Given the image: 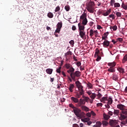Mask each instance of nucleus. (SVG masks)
<instances>
[{"instance_id": "1", "label": "nucleus", "mask_w": 127, "mask_h": 127, "mask_svg": "<svg viewBox=\"0 0 127 127\" xmlns=\"http://www.w3.org/2000/svg\"><path fill=\"white\" fill-rule=\"evenodd\" d=\"M67 72L70 74V77L74 81H76V78H79L82 75L81 72L78 70L75 71V68L72 67V66L70 67L69 69L67 70Z\"/></svg>"}, {"instance_id": "2", "label": "nucleus", "mask_w": 127, "mask_h": 127, "mask_svg": "<svg viewBox=\"0 0 127 127\" xmlns=\"http://www.w3.org/2000/svg\"><path fill=\"white\" fill-rule=\"evenodd\" d=\"M75 85L77 88L78 89L79 92L80 93V95H84L85 93V90L83 89V86H82V84L80 81H77L75 82Z\"/></svg>"}, {"instance_id": "3", "label": "nucleus", "mask_w": 127, "mask_h": 127, "mask_svg": "<svg viewBox=\"0 0 127 127\" xmlns=\"http://www.w3.org/2000/svg\"><path fill=\"white\" fill-rule=\"evenodd\" d=\"M73 113L75 114V116L77 117V118H82L83 116H85V113L81 112V110L78 109L77 108H75L73 110Z\"/></svg>"}, {"instance_id": "4", "label": "nucleus", "mask_w": 127, "mask_h": 127, "mask_svg": "<svg viewBox=\"0 0 127 127\" xmlns=\"http://www.w3.org/2000/svg\"><path fill=\"white\" fill-rule=\"evenodd\" d=\"M80 20L82 21L81 24L86 25L88 23V20L87 19V14L85 13L82 14L80 17Z\"/></svg>"}, {"instance_id": "5", "label": "nucleus", "mask_w": 127, "mask_h": 127, "mask_svg": "<svg viewBox=\"0 0 127 127\" xmlns=\"http://www.w3.org/2000/svg\"><path fill=\"white\" fill-rule=\"evenodd\" d=\"M63 25V23H62V21L58 22L56 26L57 29L55 30V32H60Z\"/></svg>"}, {"instance_id": "6", "label": "nucleus", "mask_w": 127, "mask_h": 127, "mask_svg": "<svg viewBox=\"0 0 127 127\" xmlns=\"http://www.w3.org/2000/svg\"><path fill=\"white\" fill-rule=\"evenodd\" d=\"M86 100L84 99H83L82 98H80L79 100H78V106L79 107H83L84 105H86Z\"/></svg>"}, {"instance_id": "7", "label": "nucleus", "mask_w": 127, "mask_h": 127, "mask_svg": "<svg viewBox=\"0 0 127 127\" xmlns=\"http://www.w3.org/2000/svg\"><path fill=\"white\" fill-rule=\"evenodd\" d=\"M86 9L90 13H94V10L95 9V8H94V7H93L92 6H89V5H87L86 6Z\"/></svg>"}, {"instance_id": "8", "label": "nucleus", "mask_w": 127, "mask_h": 127, "mask_svg": "<svg viewBox=\"0 0 127 127\" xmlns=\"http://www.w3.org/2000/svg\"><path fill=\"white\" fill-rule=\"evenodd\" d=\"M102 44H103V47L107 48V47H109L110 46V42L107 40H105Z\"/></svg>"}, {"instance_id": "9", "label": "nucleus", "mask_w": 127, "mask_h": 127, "mask_svg": "<svg viewBox=\"0 0 127 127\" xmlns=\"http://www.w3.org/2000/svg\"><path fill=\"white\" fill-rule=\"evenodd\" d=\"M78 28L79 30H80V32H83V31H82V30H84V29H85V25H83V24H81V23H79L78 24Z\"/></svg>"}, {"instance_id": "10", "label": "nucleus", "mask_w": 127, "mask_h": 127, "mask_svg": "<svg viewBox=\"0 0 127 127\" xmlns=\"http://www.w3.org/2000/svg\"><path fill=\"white\" fill-rule=\"evenodd\" d=\"M127 118V115H125V114H123L121 112L120 113V117H119V120L120 121H124V120H126Z\"/></svg>"}, {"instance_id": "11", "label": "nucleus", "mask_w": 127, "mask_h": 127, "mask_svg": "<svg viewBox=\"0 0 127 127\" xmlns=\"http://www.w3.org/2000/svg\"><path fill=\"white\" fill-rule=\"evenodd\" d=\"M112 12V9L109 8L106 12H103L102 13V15H103L104 16H108L109 14L111 13Z\"/></svg>"}, {"instance_id": "12", "label": "nucleus", "mask_w": 127, "mask_h": 127, "mask_svg": "<svg viewBox=\"0 0 127 127\" xmlns=\"http://www.w3.org/2000/svg\"><path fill=\"white\" fill-rule=\"evenodd\" d=\"M109 124L111 127H115V126H116V125H117V124H118V123L117 122V121H116V120H111L110 121Z\"/></svg>"}, {"instance_id": "13", "label": "nucleus", "mask_w": 127, "mask_h": 127, "mask_svg": "<svg viewBox=\"0 0 127 127\" xmlns=\"http://www.w3.org/2000/svg\"><path fill=\"white\" fill-rule=\"evenodd\" d=\"M108 35H109V32H105L102 35V40H107L108 39Z\"/></svg>"}, {"instance_id": "14", "label": "nucleus", "mask_w": 127, "mask_h": 127, "mask_svg": "<svg viewBox=\"0 0 127 127\" xmlns=\"http://www.w3.org/2000/svg\"><path fill=\"white\" fill-rule=\"evenodd\" d=\"M71 101L72 102H73V103H79V99H78L76 97H72L70 98Z\"/></svg>"}, {"instance_id": "15", "label": "nucleus", "mask_w": 127, "mask_h": 127, "mask_svg": "<svg viewBox=\"0 0 127 127\" xmlns=\"http://www.w3.org/2000/svg\"><path fill=\"white\" fill-rule=\"evenodd\" d=\"M81 110H82V111H85V112H89L90 109H89V108H88L87 106H81Z\"/></svg>"}, {"instance_id": "16", "label": "nucleus", "mask_w": 127, "mask_h": 127, "mask_svg": "<svg viewBox=\"0 0 127 127\" xmlns=\"http://www.w3.org/2000/svg\"><path fill=\"white\" fill-rule=\"evenodd\" d=\"M116 64H117L115 62H113L112 63H109L108 64V66H110V67L113 68H115V66H116Z\"/></svg>"}, {"instance_id": "17", "label": "nucleus", "mask_w": 127, "mask_h": 127, "mask_svg": "<svg viewBox=\"0 0 127 127\" xmlns=\"http://www.w3.org/2000/svg\"><path fill=\"white\" fill-rule=\"evenodd\" d=\"M108 72H110V73H114V72H116V69L115 67H110L107 70Z\"/></svg>"}, {"instance_id": "18", "label": "nucleus", "mask_w": 127, "mask_h": 127, "mask_svg": "<svg viewBox=\"0 0 127 127\" xmlns=\"http://www.w3.org/2000/svg\"><path fill=\"white\" fill-rule=\"evenodd\" d=\"M112 79L113 80H114V81H118L119 79V76H118V74H113L112 76Z\"/></svg>"}, {"instance_id": "19", "label": "nucleus", "mask_w": 127, "mask_h": 127, "mask_svg": "<svg viewBox=\"0 0 127 127\" xmlns=\"http://www.w3.org/2000/svg\"><path fill=\"white\" fill-rule=\"evenodd\" d=\"M79 35L82 39H86V34H85V32H79Z\"/></svg>"}, {"instance_id": "20", "label": "nucleus", "mask_w": 127, "mask_h": 127, "mask_svg": "<svg viewBox=\"0 0 127 127\" xmlns=\"http://www.w3.org/2000/svg\"><path fill=\"white\" fill-rule=\"evenodd\" d=\"M46 72L47 74H49V75H51V74H52V72H53V69L48 68L46 70Z\"/></svg>"}, {"instance_id": "21", "label": "nucleus", "mask_w": 127, "mask_h": 127, "mask_svg": "<svg viewBox=\"0 0 127 127\" xmlns=\"http://www.w3.org/2000/svg\"><path fill=\"white\" fill-rule=\"evenodd\" d=\"M73 89H74V84H70L68 87V89L70 91V93H73Z\"/></svg>"}, {"instance_id": "22", "label": "nucleus", "mask_w": 127, "mask_h": 127, "mask_svg": "<svg viewBox=\"0 0 127 127\" xmlns=\"http://www.w3.org/2000/svg\"><path fill=\"white\" fill-rule=\"evenodd\" d=\"M106 101H108V96L103 97L100 100V102L104 103H105Z\"/></svg>"}, {"instance_id": "23", "label": "nucleus", "mask_w": 127, "mask_h": 127, "mask_svg": "<svg viewBox=\"0 0 127 127\" xmlns=\"http://www.w3.org/2000/svg\"><path fill=\"white\" fill-rule=\"evenodd\" d=\"M81 96H82V99L86 101V103H88V102H89V100H90V98L88 97L85 96V95H84V94L82 95Z\"/></svg>"}, {"instance_id": "24", "label": "nucleus", "mask_w": 127, "mask_h": 127, "mask_svg": "<svg viewBox=\"0 0 127 127\" xmlns=\"http://www.w3.org/2000/svg\"><path fill=\"white\" fill-rule=\"evenodd\" d=\"M121 7L125 10H127V4H125V3L123 2L121 5Z\"/></svg>"}, {"instance_id": "25", "label": "nucleus", "mask_w": 127, "mask_h": 127, "mask_svg": "<svg viewBox=\"0 0 127 127\" xmlns=\"http://www.w3.org/2000/svg\"><path fill=\"white\" fill-rule=\"evenodd\" d=\"M99 54H100V50H99L98 48H96L95 52V57H96V56H99Z\"/></svg>"}, {"instance_id": "26", "label": "nucleus", "mask_w": 127, "mask_h": 127, "mask_svg": "<svg viewBox=\"0 0 127 127\" xmlns=\"http://www.w3.org/2000/svg\"><path fill=\"white\" fill-rule=\"evenodd\" d=\"M124 107H125V106L123 105V104H119L117 105V108L118 109H119L120 110H121L122 111L124 110Z\"/></svg>"}, {"instance_id": "27", "label": "nucleus", "mask_w": 127, "mask_h": 127, "mask_svg": "<svg viewBox=\"0 0 127 127\" xmlns=\"http://www.w3.org/2000/svg\"><path fill=\"white\" fill-rule=\"evenodd\" d=\"M127 61V55H125L122 60V63L123 64H125V63H126Z\"/></svg>"}, {"instance_id": "28", "label": "nucleus", "mask_w": 127, "mask_h": 127, "mask_svg": "<svg viewBox=\"0 0 127 127\" xmlns=\"http://www.w3.org/2000/svg\"><path fill=\"white\" fill-rule=\"evenodd\" d=\"M87 87L88 88V89H93V85L88 82L87 83H86Z\"/></svg>"}, {"instance_id": "29", "label": "nucleus", "mask_w": 127, "mask_h": 127, "mask_svg": "<svg viewBox=\"0 0 127 127\" xmlns=\"http://www.w3.org/2000/svg\"><path fill=\"white\" fill-rule=\"evenodd\" d=\"M115 14H116L117 17L121 18L122 17V13L120 12H118L117 11H115Z\"/></svg>"}, {"instance_id": "30", "label": "nucleus", "mask_w": 127, "mask_h": 127, "mask_svg": "<svg viewBox=\"0 0 127 127\" xmlns=\"http://www.w3.org/2000/svg\"><path fill=\"white\" fill-rule=\"evenodd\" d=\"M113 114L114 115H115V116H119V114H120V110L114 109V112H113Z\"/></svg>"}, {"instance_id": "31", "label": "nucleus", "mask_w": 127, "mask_h": 127, "mask_svg": "<svg viewBox=\"0 0 127 127\" xmlns=\"http://www.w3.org/2000/svg\"><path fill=\"white\" fill-rule=\"evenodd\" d=\"M47 16L49 18H53V16H54L53 13H52V12H49L47 14Z\"/></svg>"}, {"instance_id": "32", "label": "nucleus", "mask_w": 127, "mask_h": 127, "mask_svg": "<svg viewBox=\"0 0 127 127\" xmlns=\"http://www.w3.org/2000/svg\"><path fill=\"white\" fill-rule=\"evenodd\" d=\"M71 55H72V52L68 51L65 54L64 56H65L66 58H67V57H68V56H71Z\"/></svg>"}, {"instance_id": "33", "label": "nucleus", "mask_w": 127, "mask_h": 127, "mask_svg": "<svg viewBox=\"0 0 127 127\" xmlns=\"http://www.w3.org/2000/svg\"><path fill=\"white\" fill-rule=\"evenodd\" d=\"M82 122H83V123H87L90 121V118H85L83 119H81Z\"/></svg>"}, {"instance_id": "34", "label": "nucleus", "mask_w": 127, "mask_h": 127, "mask_svg": "<svg viewBox=\"0 0 127 127\" xmlns=\"http://www.w3.org/2000/svg\"><path fill=\"white\" fill-rule=\"evenodd\" d=\"M108 102L107 104H108V105H112V104H113V99H112L111 97H109Z\"/></svg>"}, {"instance_id": "35", "label": "nucleus", "mask_w": 127, "mask_h": 127, "mask_svg": "<svg viewBox=\"0 0 127 127\" xmlns=\"http://www.w3.org/2000/svg\"><path fill=\"white\" fill-rule=\"evenodd\" d=\"M96 96V93H92L90 95V98L92 99V100H94Z\"/></svg>"}, {"instance_id": "36", "label": "nucleus", "mask_w": 127, "mask_h": 127, "mask_svg": "<svg viewBox=\"0 0 127 127\" xmlns=\"http://www.w3.org/2000/svg\"><path fill=\"white\" fill-rule=\"evenodd\" d=\"M111 29L112 31H116V30H117V29H118V27H117L116 25H115L113 27H111Z\"/></svg>"}, {"instance_id": "37", "label": "nucleus", "mask_w": 127, "mask_h": 127, "mask_svg": "<svg viewBox=\"0 0 127 127\" xmlns=\"http://www.w3.org/2000/svg\"><path fill=\"white\" fill-rule=\"evenodd\" d=\"M64 9L66 11H69L70 10V6L69 5H66L64 6Z\"/></svg>"}, {"instance_id": "38", "label": "nucleus", "mask_w": 127, "mask_h": 127, "mask_svg": "<svg viewBox=\"0 0 127 127\" xmlns=\"http://www.w3.org/2000/svg\"><path fill=\"white\" fill-rule=\"evenodd\" d=\"M118 71L120 72V73H125V69L122 68V67H119L118 68Z\"/></svg>"}, {"instance_id": "39", "label": "nucleus", "mask_w": 127, "mask_h": 127, "mask_svg": "<svg viewBox=\"0 0 127 127\" xmlns=\"http://www.w3.org/2000/svg\"><path fill=\"white\" fill-rule=\"evenodd\" d=\"M87 5H89L90 6H92L94 7L95 6V2H94V1H90Z\"/></svg>"}, {"instance_id": "40", "label": "nucleus", "mask_w": 127, "mask_h": 127, "mask_svg": "<svg viewBox=\"0 0 127 127\" xmlns=\"http://www.w3.org/2000/svg\"><path fill=\"white\" fill-rule=\"evenodd\" d=\"M109 17L110 18H112L113 20L115 19L116 18V15L114 14H111L109 15Z\"/></svg>"}, {"instance_id": "41", "label": "nucleus", "mask_w": 127, "mask_h": 127, "mask_svg": "<svg viewBox=\"0 0 127 127\" xmlns=\"http://www.w3.org/2000/svg\"><path fill=\"white\" fill-rule=\"evenodd\" d=\"M65 67L66 68V69H69L71 67H72V65H71V64H65Z\"/></svg>"}, {"instance_id": "42", "label": "nucleus", "mask_w": 127, "mask_h": 127, "mask_svg": "<svg viewBox=\"0 0 127 127\" xmlns=\"http://www.w3.org/2000/svg\"><path fill=\"white\" fill-rule=\"evenodd\" d=\"M82 94H81V93L79 92L78 93V92H76V97L77 99H80V98H81V96H82Z\"/></svg>"}, {"instance_id": "43", "label": "nucleus", "mask_w": 127, "mask_h": 127, "mask_svg": "<svg viewBox=\"0 0 127 127\" xmlns=\"http://www.w3.org/2000/svg\"><path fill=\"white\" fill-rule=\"evenodd\" d=\"M121 6V4L119 2H116L114 3V7H120Z\"/></svg>"}, {"instance_id": "44", "label": "nucleus", "mask_w": 127, "mask_h": 127, "mask_svg": "<svg viewBox=\"0 0 127 127\" xmlns=\"http://www.w3.org/2000/svg\"><path fill=\"white\" fill-rule=\"evenodd\" d=\"M121 113H122L123 115H125L127 116V109H124L122 112Z\"/></svg>"}, {"instance_id": "45", "label": "nucleus", "mask_w": 127, "mask_h": 127, "mask_svg": "<svg viewBox=\"0 0 127 127\" xmlns=\"http://www.w3.org/2000/svg\"><path fill=\"white\" fill-rule=\"evenodd\" d=\"M61 68H62V67L59 66V68L57 69V73H59V74H60V73H61Z\"/></svg>"}, {"instance_id": "46", "label": "nucleus", "mask_w": 127, "mask_h": 127, "mask_svg": "<svg viewBox=\"0 0 127 127\" xmlns=\"http://www.w3.org/2000/svg\"><path fill=\"white\" fill-rule=\"evenodd\" d=\"M103 117L105 120H109L110 116L108 115L103 114Z\"/></svg>"}, {"instance_id": "47", "label": "nucleus", "mask_w": 127, "mask_h": 127, "mask_svg": "<svg viewBox=\"0 0 127 127\" xmlns=\"http://www.w3.org/2000/svg\"><path fill=\"white\" fill-rule=\"evenodd\" d=\"M115 2H116V0H111L110 1V5L111 6H114V4L115 5Z\"/></svg>"}, {"instance_id": "48", "label": "nucleus", "mask_w": 127, "mask_h": 127, "mask_svg": "<svg viewBox=\"0 0 127 127\" xmlns=\"http://www.w3.org/2000/svg\"><path fill=\"white\" fill-rule=\"evenodd\" d=\"M68 106L69 108H71V109H73V110H74V109H76V107L72 103L69 104Z\"/></svg>"}, {"instance_id": "49", "label": "nucleus", "mask_w": 127, "mask_h": 127, "mask_svg": "<svg viewBox=\"0 0 127 127\" xmlns=\"http://www.w3.org/2000/svg\"><path fill=\"white\" fill-rule=\"evenodd\" d=\"M69 43L70 44L71 47H73L75 43L74 42L73 40H71L70 41H69Z\"/></svg>"}, {"instance_id": "50", "label": "nucleus", "mask_w": 127, "mask_h": 127, "mask_svg": "<svg viewBox=\"0 0 127 127\" xmlns=\"http://www.w3.org/2000/svg\"><path fill=\"white\" fill-rule=\"evenodd\" d=\"M60 10V6H58L57 7H56V9L55 10V12H57Z\"/></svg>"}, {"instance_id": "51", "label": "nucleus", "mask_w": 127, "mask_h": 127, "mask_svg": "<svg viewBox=\"0 0 127 127\" xmlns=\"http://www.w3.org/2000/svg\"><path fill=\"white\" fill-rule=\"evenodd\" d=\"M54 35H55L56 37H59V36H60V34L59 32H55Z\"/></svg>"}, {"instance_id": "52", "label": "nucleus", "mask_w": 127, "mask_h": 127, "mask_svg": "<svg viewBox=\"0 0 127 127\" xmlns=\"http://www.w3.org/2000/svg\"><path fill=\"white\" fill-rule=\"evenodd\" d=\"M117 42H123V38H118L117 39Z\"/></svg>"}, {"instance_id": "53", "label": "nucleus", "mask_w": 127, "mask_h": 127, "mask_svg": "<svg viewBox=\"0 0 127 127\" xmlns=\"http://www.w3.org/2000/svg\"><path fill=\"white\" fill-rule=\"evenodd\" d=\"M103 126H108L109 123L107 121H103L102 122Z\"/></svg>"}, {"instance_id": "54", "label": "nucleus", "mask_w": 127, "mask_h": 127, "mask_svg": "<svg viewBox=\"0 0 127 127\" xmlns=\"http://www.w3.org/2000/svg\"><path fill=\"white\" fill-rule=\"evenodd\" d=\"M96 57H97L96 59V61H100V60H101V58L100 56H96Z\"/></svg>"}, {"instance_id": "55", "label": "nucleus", "mask_w": 127, "mask_h": 127, "mask_svg": "<svg viewBox=\"0 0 127 127\" xmlns=\"http://www.w3.org/2000/svg\"><path fill=\"white\" fill-rule=\"evenodd\" d=\"M102 94L101 93H100V92L98 93V94H97V97L98 98H99V99H100V98H102Z\"/></svg>"}, {"instance_id": "56", "label": "nucleus", "mask_w": 127, "mask_h": 127, "mask_svg": "<svg viewBox=\"0 0 127 127\" xmlns=\"http://www.w3.org/2000/svg\"><path fill=\"white\" fill-rule=\"evenodd\" d=\"M91 115H92V116H93V117H95V116H96V113H95L94 111H92L91 112Z\"/></svg>"}, {"instance_id": "57", "label": "nucleus", "mask_w": 127, "mask_h": 127, "mask_svg": "<svg viewBox=\"0 0 127 127\" xmlns=\"http://www.w3.org/2000/svg\"><path fill=\"white\" fill-rule=\"evenodd\" d=\"M76 65L77 67H79V66H81V62H77L76 63Z\"/></svg>"}, {"instance_id": "58", "label": "nucleus", "mask_w": 127, "mask_h": 127, "mask_svg": "<svg viewBox=\"0 0 127 127\" xmlns=\"http://www.w3.org/2000/svg\"><path fill=\"white\" fill-rule=\"evenodd\" d=\"M97 29H103V28L101 25H97Z\"/></svg>"}, {"instance_id": "59", "label": "nucleus", "mask_w": 127, "mask_h": 127, "mask_svg": "<svg viewBox=\"0 0 127 127\" xmlns=\"http://www.w3.org/2000/svg\"><path fill=\"white\" fill-rule=\"evenodd\" d=\"M97 107H102L103 106V103H97Z\"/></svg>"}, {"instance_id": "60", "label": "nucleus", "mask_w": 127, "mask_h": 127, "mask_svg": "<svg viewBox=\"0 0 127 127\" xmlns=\"http://www.w3.org/2000/svg\"><path fill=\"white\" fill-rule=\"evenodd\" d=\"M87 94H88V95H89V96H91V95H92V91H88L87 92Z\"/></svg>"}, {"instance_id": "61", "label": "nucleus", "mask_w": 127, "mask_h": 127, "mask_svg": "<svg viewBox=\"0 0 127 127\" xmlns=\"http://www.w3.org/2000/svg\"><path fill=\"white\" fill-rule=\"evenodd\" d=\"M113 114L114 113L112 111H109V112H108V115H109V116H113Z\"/></svg>"}, {"instance_id": "62", "label": "nucleus", "mask_w": 127, "mask_h": 127, "mask_svg": "<svg viewBox=\"0 0 127 127\" xmlns=\"http://www.w3.org/2000/svg\"><path fill=\"white\" fill-rule=\"evenodd\" d=\"M88 126H91V125H92V122L91 121H88L87 123Z\"/></svg>"}, {"instance_id": "63", "label": "nucleus", "mask_w": 127, "mask_h": 127, "mask_svg": "<svg viewBox=\"0 0 127 127\" xmlns=\"http://www.w3.org/2000/svg\"><path fill=\"white\" fill-rule=\"evenodd\" d=\"M86 116H87V117H88L89 118H90L91 117V113H87Z\"/></svg>"}, {"instance_id": "64", "label": "nucleus", "mask_w": 127, "mask_h": 127, "mask_svg": "<svg viewBox=\"0 0 127 127\" xmlns=\"http://www.w3.org/2000/svg\"><path fill=\"white\" fill-rule=\"evenodd\" d=\"M72 127H79V125L77 124H73Z\"/></svg>"}]
</instances>
